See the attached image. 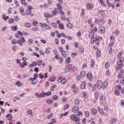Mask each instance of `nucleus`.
<instances>
[{"label": "nucleus", "instance_id": "obj_1", "mask_svg": "<svg viewBox=\"0 0 124 124\" xmlns=\"http://www.w3.org/2000/svg\"><path fill=\"white\" fill-rule=\"evenodd\" d=\"M108 86V81L106 80L104 82H102V81L100 80H98L97 81L96 85H94L93 87H97V88L100 90V89H103V90H105V89H106L107 88V86Z\"/></svg>", "mask_w": 124, "mask_h": 124}, {"label": "nucleus", "instance_id": "obj_2", "mask_svg": "<svg viewBox=\"0 0 124 124\" xmlns=\"http://www.w3.org/2000/svg\"><path fill=\"white\" fill-rule=\"evenodd\" d=\"M16 63L19 64V67L20 68H24L25 67V65L26 66L28 65L27 62H23L22 63H21V60H20V59L16 60Z\"/></svg>", "mask_w": 124, "mask_h": 124}, {"label": "nucleus", "instance_id": "obj_3", "mask_svg": "<svg viewBox=\"0 0 124 124\" xmlns=\"http://www.w3.org/2000/svg\"><path fill=\"white\" fill-rule=\"evenodd\" d=\"M39 26H40L41 28L42 29L44 28L45 30H50V29H51V27L46 23H40Z\"/></svg>", "mask_w": 124, "mask_h": 124}, {"label": "nucleus", "instance_id": "obj_4", "mask_svg": "<svg viewBox=\"0 0 124 124\" xmlns=\"http://www.w3.org/2000/svg\"><path fill=\"white\" fill-rule=\"evenodd\" d=\"M121 89H122V86H121L120 85H117L115 87V90L114 91L115 95H120V94H121V93L120 92V90H121Z\"/></svg>", "mask_w": 124, "mask_h": 124}, {"label": "nucleus", "instance_id": "obj_5", "mask_svg": "<svg viewBox=\"0 0 124 124\" xmlns=\"http://www.w3.org/2000/svg\"><path fill=\"white\" fill-rule=\"evenodd\" d=\"M58 82L62 84V85H64L66 82V79L62 77H60V78H58Z\"/></svg>", "mask_w": 124, "mask_h": 124}, {"label": "nucleus", "instance_id": "obj_6", "mask_svg": "<svg viewBox=\"0 0 124 124\" xmlns=\"http://www.w3.org/2000/svg\"><path fill=\"white\" fill-rule=\"evenodd\" d=\"M71 121H73L75 123H77L78 121V115L77 114H72L70 117Z\"/></svg>", "mask_w": 124, "mask_h": 124}, {"label": "nucleus", "instance_id": "obj_7", "mask_svg": "<svg viewBox=\"0 0 124 124\" xmlns=\"http://www.w3.org/2000/svg\"><path fill=\"white\" fill-rule=\"evenodd\" d=\"M38 77V74L35 73L33 75V78H29L28 80L29 81H35V80H36Z\"/></svg>", "mask_w": 124, "mask_h": 124}, {"label": "nucleus", "instance_id": "obj_8", "mask_svg": "<svg viewBox=\"0 0 124 124\" xmlns=\"http://www.w3.org/2000/svg\"><path fill=\"white\" fill-rule=\"evenodd\" d=\"M86 86H87V82L86 81H83L80 84V89L81 90H84L86 88Z\"/></svg>", "mask_w": 124, "mask_h": 124}, {"label": "nucleus", "instance_id": "obj_9", "mask_svg": "<svg viewBox=\"0 0 124 124\" xmlns=\"http://www.w3.org/2000/svg\"><path fill=\"white\" fill-rule=\"evenodd\" d=\"M118 67L117 68V71H119L120 69H121V68L123 67V66L124 65L123 63H118L117 62Z\"/></svg>", "mask_w": 124, "mask_h": 124}, {"label": "nucleus", "instance_id": "obj_10", "mask_svg": "<svg viewBox=\"0 0 124 124\" xmlns=\"http://www.w3.org/2000/svg\"><path fill=\"white\" fill-rule=\"evenodd\" d=\"M86 76H87L88 79H89L90 80V81H92V80H93V76L92 75V73H91V72L88 73L87 74Z\"/></svg>", "mask_w": 124, "mask_h": 124}, {"label": "nucleus", "instance_id": "obj_11", "mask_svg": "<svg viewBox=\"0 0 124 124\" xmlns=\"http://www.w3.org/2000/svg\"><path fill=\"white\" fill-rule=\"evenodd\" d=\"M86 7L88 10H91L92 8H93V4H90L88 3L86 5Z\"/></svg>", "mask_w": 124, "mask_h": 124}, {"label": "nucleus", "instance_id": "obj_12", "mask_svg": "<svg viewBox=\"0 0 124 124\" xmlns=\"http://www.w3.org/2000/svg\"><path fill=\"white\" fill-rule=\"evenodd\" d=\"M91 112L93 115H96V114H97V110H96L95 108H92L91 109Z\"/></svg>", "mask_w": 124, "mask_h": 124}, {"label": "nucleus", "instance_id": "obj_13", "mask_svg": "<svg viewBox=\"0 0 124 124\" xmlns=\"http://www.w3.org/2000/svg\"><path fill=\"white\" fill-rule=\"evenodd\" d=\"M72 111L73 113H78V107L74 106L72 108Z\"/></svg>", "mask_w": 124, "mask_h": 124}, {"label": "nucleus", "instance_id": "obj_14", "mask_svg": "<svg viewBox=\"0 0 124 124\" xmlns=\"http://www.w3.org/2000/svg\"><path fill=\"white\" fill-rule=\"evenodd\" d=\"M44 16L46 18H52L53 16L49 14V13H46L44 14Z\"/></svg>", "mask_w": 124, "mask_h": 124}, {"label": "nucleus", "instance_id": "obj_15", "mask_svg": "<svg viewBox=\"0 0 124 124\" xmlns=\"http://www.w3.org/2000/svg\"><path fill=\"white\" fill-rule=\"evenodd\" d=\"M92 22H93V20H92V19L89 18V19H88V24H89V25H90L91 28H93V27H94V25L92 23Z\"/></svg>", "mask_w": 124, "mask_h": 124}, {"label": "nucleus", "instance_id": "obj_16", "mask_svg": "<svg viewBox=\"0 0 124 124\" xmlns=\"http://www.w3.org/2000/svg\"><path fill=\"white\" fill-rule=\"evenodd\" d=\"M52 95V92L50 91H49L47 93H44V97H45V96H50V95Z\"/></svg>", "mask_w": 124, "mask_h": 124}, {"label": "nucleus", "instance_id": "obj_17", "mask_svg": "<svg viewBox=\"0 0 124 124\" xmlns=\"http://www.w3.org/2000/svg\"><path fill=\"white\" fill-rule=\"evenodd\" d=\"M75 87H76V85L73 84L71 88L73 90L74 93H77V91H78V89H77V88H75Z\"/></svg>", "mask_w": 124, "mask_h": 124}, {"label": "nucleus", "instance_id": "obj_18", "mask_svg": "<svg viewBox=\"0 0 124 124\" xmlns=\"http://www.w3.org/2000/svg\"><path fill=\"white\" fill-rule=\"evenodd\" d=\"M114 44H115V42L110 41V43L108 44V48H112V47L114 46Z\"/></svg>", "mask_w": 124, "mask_h": 124}, {"label": "nucleus", "instance_id": "obj_19", "mask_svg": "<svg viewBox=\"0 0 124 124\" xmlns=\"http://www.w3.org/2000/svg\"><path fill=\"white\" fill-rule=\"evenodd\" d=\"M99 30L101 33H104V32H105V28L104 27L102 26L99 27Z\"/></svg>", "mask_w": 124, "mask_h": 124}, {"label": "nucleus", "instance_id": "obj_20", "mask_svg": "<svg viewBox=\"0 0 124 124\" xmlns=\"http://www.w3.org/2000/svg\"><path fill=\"white\" fill-rule=\"evenodd\" d=\"M35 96L39 98H41V97H44V93H41L40 94H38L37 93H36Z\"/></svg>", "mask_w": 124, "mask_h": 124}, {"label": "nucleus", "instance_id": "obj_21", "mask_svg": "<svg viewBox=\"0 0 124 124\" xmlns=\"http://www.w3.org/2000/svg\"><path fill=\"white\" fill-rule=\"evenodd\" d=\"M36 62H33L31 64H29V67L31 68V67H34V66H36Z\"/></svg>", "mask_w": 124, "mask_h": 124}, {"label": "nucleus", "instance_id": "obj_22", "mask_svg": "<svg viewBox=\"0 0 124 124\" xmlns=\"http://www.w3.org/2000/svg\"><path fill=\"white\" fill-rule=\"evenodd\" d=\"M6 118L8 121H9V122H10L12 119V115L11 114H8L6 115Z\"/></svg>", "mask_w": 124, "mask_h": 124}, {"label": "nucleus", "instance_id": "obj_23", "mask_svg": "<svg viewBox=\"0 0 124 124\" xmlns=\"http://www.w3.org/2000/svg\"><path fill=\"white\" fill-rule=\"evenodd\" d=\"M97 110L100 114L103 115L104 114V111L100 108V107L97 108Z\"/></svg>", "mask_w": 124, "mask_h": 124}, {"label": "nucleus", "instance_id": "obj_24", "mask_svg": "<svg viewBox=\"0 0 124 124\" xmlns=\"http://www.w3.org/2000/svg\"><path fill=\"white\" fill-rule=\"evenodd\" d=\"M105 10H100L98 11V14H100L102 16H104L105 15Z\"/></svg>", "mask_w": 124, "mask_h": 124}, {"label": "nucleus", "instance_id": "obj_25", "mask_svg": "<svg viewBox=\"0 0 124 124\" xmlns=\"http://www.w3.org/2000/svg\"><path fill=\"white\" fill-rule=\"evenodd\" d=\"M57 14H58V8H55V10L52 11V15L53 16H56Z\"/></svg>", "mask_w": 124, "mask_h": 124}, {"label": "nucleus", "instance_id": "obj_26", "mask_svg": "<svg viewBox=\"0 0 124 124\" xmlns=\"http://www.w3.org/2000/svg\"><path fill=\"white\" fill-rule=\"evenodd\" d=\"M84 51H85V49L84 48V47L80 46L79 47V49H78L79 53H84Z\"/></svg>", "mask_w": 124, "mask_h": 124}, {"label": "nucleus", "instance_id": "obj_27", "mask_svg": "<svg viewBox=\"0 0 124 124\" xmlns=\"http://www.w3.org/2000/svg\"><path fill=\"white\" fill-rule=\"evenodd\" d=\"M61 54L63 58H66V57H67V53H66V52L64 50L62 51Z\"/></svg>", "mask_w": 124, "mask_h": 124}, {"label": "nucleus", "instance_id": "obj_28", "mask_svg": "<svg viewBox=\"0 0 124 124\" xmlns=\"http://www.w3.org/2000/svg\"><path fill=\"white\" fill-rule=\"evenodd\" d=\"M77 56H78V53L77 52H72L71 54V57H72V58H76Z\"/></svg>", "mask_w": 124, "mask_h": 124}, {"label": "nucleus", "instance_id": "obj_29", "mask_svg": "<svg viewBox=\"0 0 124 124\" xmlns=\"http://www.w3.org/2000/svg\"><path fill=\"white\" fill-rule=\"evenodd\" d=\"M66 27H67L68 29H73V24L71 23H68L66 24Z\"/></svg>", "mask_w": 124, "mask_h": 124}, {"label": "nucleus", "instance_id": "obj_30", "mask_svg": "<svg viewBox=\"0 0 124 124\" xmlns=\"http://www.w3.org/2000/svg\"><path fill=\"white\" fill-rule=\"evenodd\" d=\"M82 95L84 98L87 99L88 98V93L86 92H83L82 93Z\"/></svg>", "mask_w": 124, "mask_h": 124}, {"label": "nucleus", "instance_id": "obj_31", "mask_svg": "<svg viewBox=\"0 0 124 124\" xmlns=\"http://www.w3.org/2000/svg\"><path fill=\"white\" fill-rule=\"evenodd\" d=\"M124 61V58L123 57H122L118 61H117L118 63H123Z\"/></svg>", "mask_w": 124, "mask_h": 124}, {"label": "nucleus", "instance_id": "obj_32", "mask_svg": "<svg viewBox=\"0 0 124 124\" xmlns=\"http://www.w3.org/2000/svg\"><path fill=\"white\" fill-rule=\"evenodd\" d=\"M94 36V32L92 31L89 33V37L90 38H94L93 36Z\"/></svg>", "mask_w": 124, "mask_h": 124}, {"label": "nucleus", "instance_id": "obj_33", "mask_svg": "<svg viewBox=\"0 0 124 124\" xmlns=\"http://www.w3.org/2000/svg\"><path fill=\"white\" fill-rule=\"evenodd\" d=\"M101 55V51H100V50H97L96 52V57H97L98 58H99V57H100V55Z\"/></svg>", "mask_w": 124, "mask_h": 124}, {"label": "nucleus", "instance_id": "obj_34", "mask_svg": "<svg viewBox=\"0 0 124 124\" xmlns=\"http://www.w3.org/2000/svg\"><path fill=\"white\" fill-rule=\"evenodd\" d=\"M2 18L5 21H6V20H7V19H9V17L8 16H6L5 15H3L2 16Z\"/></svg>", "mask_w": 124, "mask_h": 124}, {"label": "nucleus", "instance_id": "obj_35", "mask_svg": "<svg viewBox=\"0 0 124 124\" xmlns=\"http://www.w3.org/2000/svg\"><path fill=\"white\" fill-rule=\"evenodd\" d=\"M98 1L101 3V5L104 6V7H105V6H106V4H105V3H104V1H103V0H98Z\"/></svg>", "mask_w": 124, "mask_h": 124}, {"label": "nucleus", "instance_id": "obj_36", "mask_svg": "<svg viewBox=\"0 0 124 124\" xmlns=\"http://www.w3.org/2000/svg\"><path fill=\"white\" fill-rule=\"evenodd\" d=\"M57 9H59V10H62V5L60 4H57Z\"/></svg>", "mask_w": 124, "mask_h": 124}, {"label": "nucleus", "instance_id": "obj_37", "mask_svg": "<svg viewBox=\"0 0 124 124\" xmlns=\"http://www.w3.org/2000/svg\"><path fill=\"white\" fill-rule=\"evenodd\" d=\"M56 88H57V85L55 84L52 85L50 88V91H51V92H54V90H55Z\"/></svg>", "mask_w": 124, "mask_h": 124}, {"label": "nucleus", "instance_id": "obj_38", "mask_svg": "<svg viewBox=\"0 0 124 124\" xmlns=\"http://www.w3.org/2000/svg\"><path fill=\"white\" fill-rule=\"evenodd\" d=\"M104 23H105V21L104 20V19H102L99 20V24L100 25H104Z\"/></svg>", "mask_w": 124, "mask_h": 124}, {"label": "nucleus", "instance_id": "obj_39", "mask_svg": "<svg viewBox=\"0 0 124 124\" xmlns=\"http://www.w3.org/2000/svg\"><path fill=\"white\" fill-rule=\"evenodd\" d=\"M80 76H81V77H85V76H86V72H85V71H82L80 72Z\"/></svg>", "mask_w": 124, "mask_h": 124}, {"label": "nucleus", "instance_id": "obj_40", "mask_svg": "<svg viewBox=\"0 0 124 124\" xmlns=\"http://www.w3.org/2000/svg\"><path fill=\"white\" fill-rule=\"evenodd\" d=\"M49 80L50 81V82H54V81H56V77H50L49 78Z\"/></svg>", "mask_w": 124, "mask_h": 124}, {"label": "nucleus", "instance_id": "obj_41", "mask_svg": "<svg viewBox=\"0 0 124 124\" xmlns=\"http://www.w3.org/2000/svg\"><path fill=\"white\" fill-rule=\"evenodd\" d=\"M116 122H117V118H112L110 120V124H115V123H116Z\"/></svg>", "mask_w": 124, "mask_h": 124}, {"label": "nucleus", "instance_id": "obj_42", "mask_svg": "<svg viewBox=\"0 0 124 124\" xmlns=\"http://www.w3.org/2000/svg\"><path fill=\"white\" fill-rule=\"evenodd\" d=\"M42 62H43L42 60H38L36 62V64L37 65H38L39 66H40V65H41L42 64Z\"/></svg>", "mask_w": 124, "mask_h": 124}, {"label": "nucleus", "instance_id": "obj_43", "mask_svg": "<svg viewBox=\"0 0 124 124\" xmlns=\"http://www.w3.org/2000/svg\"><path fill=\"white\" fill-rule=\"evenodd\" d=\"M22 83H21V82L20 81H17L16 82V83H15V85L16 86H17V87H21V86H22L21 84Z\"/></svg>", "mask_w": 124, "mask_h": 124}, {"label": "nucleus", "instance_id": "obj_44", "mask_svg": "<svg viewBox=\"0 0 124 124\" xmlns=\"http://www.w3.org/2000/svg\"><path fill=\"white\" fill-rule=\"evenodd\" d=\"M69 108V104H66L63 107V110H66V109H68Z\"/></svg>", "mask_w": 124, "mask_h": 124}, {"label": "nucleus", "instance_id": "obj_45", "mask_svg": "<svg viewBox=\"0 0 124 124\" xmlns=\"http://www.w3.org/2000/svg\"><path fill=\"white\" fill-rule=\"evenodd\" d=\"M46 102L47 103V104H52V103H53V100H52V99H47Z\"/></svg>", "mask_w": 124, "mask_h": 124}, {"label": "nucleus", "instance_id": "obj_46", "mask_svg": "<svg viewBox=\"0 0 124 124\" xmlns=\"http://www.w3.org/2000/svg\"><path fill=\"white\" fill-rule=\"evenodd\" d=\"M31 31H39V29L37 27H33L31 28Z\"/></svg>", "mask_w": 124, "mask_h": 124}, {"label": "nucleus", "instance_id": "obj_47", "mask_svg": "<svg viewBox=\"0 0 124 124\" xmlns=\"http://www.w3.org/2000/svg\"><path fill=\"white\" fill-rule=\"evenodd\" d=\"M95 42L96 44H97V45H98V44H99L100 41H99V37H96L95 38Z\"/></svg>", "mask_w": 124, "mask_h": 124}, {"label": "nucleus", "instance_id": "obj_48", "mask_svg": "<svg viewBox=\"0 0 124 124\" xmlns=\"http://www.w3.org/2000/svg\"><path fill=\"white\" fill-rule=\"evenodd\" d=\"M17 40H16V39H14L13 40H11V43L13 45H16L17 44Z\"/></svg>", "mask_w": 124, "mask_h": 124}, {"label": "nucleus", "instance_id": "obj_49", "mask_svg": "<svg viewBox=\"0 0 124 124\" xmlns=\"http://www.w3.org/2000/svg\"><path fill=\"white\" fill-rule=\"evenodd\" d=\"M59 29L61 30H63L64 29V27L63 26V24L62 23H60L59 24Z\"/></svg>", "mask_w": 124, "mask_h": 124}, {"label": "nucleus", "instance_id": "obj_50", "mask_svg": "<svg viewBox=\"0 0 124 124\" xmlns=\"http://www.w3.org/2000/svg\"><path fill=\"white\" fill-rule=\"evenodd\" d=\"M107 4L108 7H111V6H112V4L110 3L109 0H107Z\"/></svg>", "mask_w": 124, "mask_h": 124}, {"label": "nucleus", "instance_id": "obj_51", "mask_svg": "<svg viewBox=\"0 0 124 124\" xmlns=\"http://www.w3.org/2000/svg\"><path fill=\"white\" fill-rule=\"evenodd\" d=\"M52 99H53V100H54V101L58 100V99H59V97L56 95H54L53 96Z\"/></svg>", "mask_w": 124, "mask_h": 124}, {"label": "nucleus", "instance_id": "obj_52", "mask_svg": "<svg viewBox=\"0 0 124 124\" xmlns=\"http://www.w3.org/2000/svg\"><path fill=\"white\" fill-rule=\"evenodd\" d=\"M94 66V60H91V67H93Z\"/></svg>", "mask_w": 124, "mask_h": 124}, {"label": "nucleus", "instance_id": "obj_53", "mask_svg": "<svg viewBox=\"0 0 124 124\" xmlns=\"http://www.w3.org/2000/svg\"><path fill=\"white\" fill-rule=\"evenodd\" d=\"M65 62H66V63H69V62H70V57H67L65 60Z\"/></svg>", "mask_w": 124, "mask_h": 124}, {"label": "nucleus", "instance_id": "obj_54", "mask_svg": "<svg viewBox=\"0 0 124 124\" xmlns=\"http://www.w3.org/2000/svg\"><path fill=\"white\" fill-rule=\"evenodd\" d=\"M25 26L26 28H31V24L30 23H26L25 24Z\"/></svg>", "mask_w": 124, "mask_h": 124}, {"label": "nucleus", "instance_id": "obj_55", "mask_svg": "<svg viewBox=\"0 0 124 124\" xmlns=\"http://www.w3.org/2000/svg\"><path fill=\"white\" fill-rule=\"evenodd\" d=\"M115 40V36L111 35L110 36V41H114Z\"/></svg>", "mask_w": 124, "mask_h": 124}, {"label": "nucleus", "instance_id": "obj_56", "mask_svg": "<svg viewBox=\"0 0 124 124\" xmlns=\"http://www.w3.org/2000/svg\"><path fill=\"white\" fill-rule=\"evenodd\" d=\"M65 71L66 73L69 72V71H70V67H69V66H67L65 68Z\"/></svg>", "mask_w": 124, "mask_h": 124}, {"label": "nucleus", "instance_id": "obj_57", "mask_svg": "<svg viewBox=\"0 0 124 124\" xmlns=\"http://www.w3.org/2000/svg\"><path fill=\"white\" fill-rule=\"evenodd\" d=\"M94 98L96 99V100H97L99 96L98 93H95L94 94Z\"/></svg>", "mask_w": 124, "mask_h": 124}, {"label": "nucleus", "instance_id": "obj_58", "mask_svg": "<svg viewBox=\"0 0 124 124\" xmlns=\"http://www.w3.org/2000/svg\"><path fill=\"white\" fill-rule=\"evenodd\" d=\"M100 98L101 100H105V99H106V97H105V96H104L103 95H101Z\"/></svg>", "mask_w": 124, "mask_h": 124}, {"label": "nucleus", "instance_id": "obj_59", "mask_svg": "<svg viewBox=\"0 0 124 124\" xmlns=\"http://www.w3.org/2000/svg\"><path fill=\"white\" fill-rule=\"evenodd\" d=\"M109 66H110V63H109V62H106V63H105L106 68H108Z\"/></svg>", "mask_w": 124, "mask_h": 124}, {"label": "nucleus", "instance_id": "obj_60", "mask_svg": "<svg viewBox=\"0 0 124 124\" xmlns=\"http://www.w3.org/2000/svg\"><path fill=\"white\" fill-rule=\"evenodd\" d=\"M12 31H17L18 30V27L17 26H12L11 28Z\"/></svg>", "mask_w": 124, "mask_h": 124}, {"label": "nucleus", "instance_id": "obj_61", "mask_svg": "<svg viewBox=\"0 0 124 124\" xmlns=\"http://www.w3.org/2000/svg\"><path fill=\"white\" fill-rule=\"evenodd\" d=\"M19 40L21 41V42L23 43H24V42H25V38H24V37L22 36V37H20L19 38Z\"/></svg>", "mask_w": 124, "mask_h": 124}, {"label": "nucleus", "instance_id": "obj_62", "mask_svg": "<svg viewBox=\"0 0 124 124\" xmlns=\"http://www.w3.org/2000/svg\"><path fill=\"white\" fill-rule=\"evenodd\" d=\"M17 42V43H18V44H19L20 46H23V42H22V41L21 40L19 39Z\"/></svg>", "mask_w": 124, "mask_h": 124}, {"label": "nucleus", "instance_id": "obj_63", "mask_svg": "<svg viewBox=\"0 0 124 124\" xmlns=\"http://www.w3.org/2000/svg\"><path fill=\"white\" fill-rule=\"evenodd\" d=\"M21 3H22V4H23V5H24V6H25V7L27 6V5H28L27 3H26V0L22 1Z\"/></svg>", "mask_w": 124, "mask_h": 124}, {"label": "nucleus", "instance_id": "obj_64", "mask_svg": "<svg viewBox=\"0 0 124 124\" xmlns=\"http://www.w3.org/2000/svg\"><path fill=\"white\" fill-rule=\"evenodd\" d=\"M53 113H50L47 116V119H51L53 117Z\"/></svg>", "mask_w": 124, "mask_h": 124}]
</instances>
